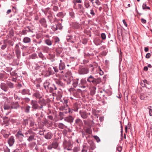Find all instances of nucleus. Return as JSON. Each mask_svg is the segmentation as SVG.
I'll return each mask as SVG.
<instances>
[{"mask_svg":"<svg viewBox=\"0 0 152 152\" xmlns=\"http://www.w3.org/2000/svg\"><path fill=\"white\" fill-rule=\"evenodd\" d=\"M87 80L90 83H92L94 85L96 86L97 84H99L101 82V80L100 78H96L92 75H90L87 77Z\"/></svg>","mask_w":152,"mask_h":152,"instance_id":"obj_1","label":"nucleus"},{"mask_svg":"<svg viewBox=\"0 0 152 152\" xmlns=\"http://www.w3.org/2000/svg\"><path fill=\"white\" fill-rule=\"evenodd\" d=\"M16 138L18 139L20 142L23 141V138L24 137L23 134L20 129H19L15 134Z\"/></svg>","mask_w":152,"mask_h":152,"instance_id":"obj_2","label":"nucleus"},{"mask_svg":"<svg viewBox=\"0 0 152 152\" xmlns=\"http://www.w3.org/2000/svg\"><path fill=\"white\" fill-rule=\"evenodd\" d=\"M20 43V42H19L18 44H16L15 48V53H16V55L17 57V58L19 59L20 56L21 54V52L20 50L19 44Z\"/></svg>","mask_w":152,"mask_h":152,"instance_id":"obj_3","label":"nucleus"},{"mask_svg":"<svg viewBox=\"0 0 152 152\" xmlns=\"http://www.w3.org/2000/svg\"><path fill=\"white\" fill-rule=\"evenodd\" d=\"M89 72L88 68L84 67H81L79 70V72L80 75H84L87 74Z\"/></svg>","mask_w":152,"mask_h":152,"instance_id":"obj_4","label":"nucleus"},{"mask_svg":"<svg viewBox=\"0 0 152 152\" xmlns=\"http://www.w3.org/2000/svg\"><path fill=\"white\" fill-rule=\"evenodd\" d=\"M79 114L81 117L83 119H87L88 117V114L85 110H80Z\"/></svg>","mask_w":152,"mask_h":152,"instance_id":"obj_5","label":"nucleus"},{"mask_svg":"<svg viewBox=\"0 0 152 152\" xmlns=\"http://www.w3.org/2000/svg\"><path fill=\"white\" fill-rule=\"evenodd\" d=\"M11 108L17 109L20 106L18 101L12 102L10 104Z\"/></svg>","mask_w":152,"mask_h":152,"instance_id":"obj_6","label":"nucleus"},{"mask_svg":"<svg viewBox=\"0 0 152 152\" xmlns=\"http://www.w3.org/2000/svg\"><path fill=\"white\" fill-rule=\"evenodd\" d=\"M30 104L32 108L35 110L38 109V104L36 101L34 100H31Z\"/></svg>","mask_w":152,"mask_h":152,"instance_id":"obj_7","label":"nucleus"},{"mask_svg":"<svg viewBox=\"0 0 152 152\" xmlns=\"http://www.w3.org/2000/svg\"><path fill=\"white\" fill-rule=\"evenodd\" d=\"M15 142V138L13 136H11L8 139L7 142L9 146H12Z\"/></svg>","mask_w":152,"mask_h":152,"instance_id":"obj_8","label":"nucleus"},{"mask_svg":"<svg viewBox=\"0 0 152 152\" xmlns=\"http://www.w3.org/2000/svg\"><path fill=\"white\" fill-rule=\"evenodd\" d=\"M64 121L69 123H72L73 122L74 118L71 115L66 117L64 118Z\"/></svg>","mask_w":152,"mask_h":152,"instance_id":"obj_9","label":"nucleus"},{"mask_svg":"<svg viewBox=\"0 0 152 152\" xmlns=\"http://www.w3.org/2000/svg\"><path fill=\"white\" fill-rule=\"evenodd\" d=\"M42 95L40 94L39 91H36L33 95V96L39 99H42Z\"/></svg>","mask_w":152,"mask_h":152,"instance_id":"obj_10","label":"nucleus"},{"mask_svg":"<svg viewBox=\"0 0 152 152\" xmlns=\"http://www.w3.org/2000/svg\"><path fill=\"white\" fill-rule=\"evenodd\" d=\"M75 124L80 127H81L83 125L82 121L79 118H77L75 120Z\"/></svg>","mask_w":152,"mask_h":152,"instance_id":"obj_11","label":"nucleus"},{"mask_svg":"<svg viewBox=\"0 0 152 152\" xmlns=\"http://www.w3.org/2000/svg\"><path fill=\"white\" fill-rule=\"evenodd\" d=\"M0 88L5 92H7L8 89L7 84L4 83H1L0 85Z\"/></svg>","mask_w":152,"mask_h":152,"instance_id":"obj_12","label":"nucleus"},{"mask_svg":"<svg viewBox=\"0 0 152 152\" xmlns=\"http://www.w3.org/2000/svg\"><path fill=\"white\" fill-rule=\"evenodd\" d=\"M21 94L23 95L27 94L29 95H31V93L30 92V90L28 89H23L21 90Z\"/></svg>","mask_w":152,"mask_h":152,"instance_id":"obj_13","label":"nucleus"},{"mask_svg":"<svg viewBox=\"0 0 152 152\" xmlns=\"http://www.w3.org/2000/svg\"><path fill=\"white\" fill-rule=\"evenodd\" d=\"M53 136L52 133L48 132L45 134L44 137L47 140H50L52 138Z\"/></svg>","mask_w":152,"mask_h":152,"instance_id":"obj_14","label":"nucleus"},{"mask_svg":"<svg viewBox=\"0 0 152 152\" xmlns=\"http://www.w3.org/2000/svg\"><path fill=\"white\" fill-rule=\"evenodd\" d=\"M44 86L45 89L48 91L49 89L50 86V83L48 81L46 80L44 83Z\"/></svg>","mask_w":152,"mask_h":152,"instance_id":"obj_15","label":"nucleus"},{"mask_svg":"<svg viewBox=\"0 0 152 152\" xmlns=\"http://www.w3.org/2000/svg\"><path fill=\"white\" fill-rule=\"evenodd\" d=\"M63 145L66 148L67 147H70L71 145L70 143L67 141L66 140H64L63 142Z\"/></svg>","mask_w":152,"mask_h":152,"instance_id":"obj_16","label":"nucleus"},{"mask_svg":"<svg viewBox=\"0 0 152 152\" xmlns=\"http://www.w3.org/2000/svg\"><path fill=\"white\" fill-rule=\"evenodd\" d=\"M88 143L90 145V150L91 149L92 150H94L96 148L95 145L93 142L92 141H90L88 142Z\"/></svg>","mask_w":152,"mask_h":152,"instance_id":"obj_17","label":"nucleus"},{"mask_svg":"<svg viewBox=\"0 0 152 152\" xmlns=\"http://www.w3.org/2000/svg\"><path fill=\"white\" fill-rule=\"evenodd\" d=\"M50 8L49 7H47L45 9H42V11L44 13L45 15H47L48 13V12H50Z\"/></svg>","mask_w":152,"mask_h":152,"instance_id":"obj_18","label":"nucleus"},{"mask_svg":"<svg viewBox=\"0 0 152 152\" xmlns=\"http://www.w3.org/2000/svg\"><path fill=\"white\" fill-rule=\"evenodd\" d=\"M23 41L25 43H28L31 42V39L28 37H26L23 38Z\"/></svg>","mask_w":152,"mask_h":152,"instance_id":"obj_19","label":"nucleus"},{"mask_svg":"<svg viewBox=\"0 0 152 152\" xmlns=\"http://www.w3.org/2000/svg\"><path fill=\"white\" fill-rule=\"evenodd\" d=\"M38 102L40 104L43 105H46V101L44 99H39L38 101Z\"/></svg>","mask_w":152,"mask_h":152,"instance_id":"obj_20","label":"nucleus"},{"mask_svg":"<svg viewBox=\"0 0 152 152\" xmlns=\"http://www.w3.org/2000/svg\"><path fill=\"white\" fill-rule=\"evenodd\" d=\"M65 68L64 63H60L59 65V69L60 70H64Z\"/></svg>","mask_w":152,"mask_h":152,"instance_id":"obj_21","label":"nucleus"},{"mask_svg":"<svg viewBox=\"0 0 152 152\" xmlns=\"http://www.w3.org/2000/svg\"><path fill=\"white\" fill-rule=\"evenodd\" d=\"M83 148L81 152H87L88 149V146L86 144H84L82 146Z\"/></svg>","mask_w":152,"mask_h":152,"instance_id":"obj_22","label":"nucleus"},{"mask_svg":"<svg viewBox=\"0 0 152 152\" xmlns=\"http://www.w3.org/2000/svg\"><path fill=\"white\" fill-rule=\"evenodd\" d=\"M7 42L5 40H4L3 45L1 47V49L2 50H4L7 47Z\"/></svg>","mask_w":152,"mask_h":152,"instance_id":"obj_23","label":"nucleus"},{"mask_svg":"<svg viewBox=\"0 0 152 152\" xmlns=\"http://www.w3.org/2000/svg\"><path fill=\"white\" fill-rule=\"evenodd\" d=\"M79 107V104L75 103L73 105V109L74 111H77L78 110Z\"/></svg>","mask_w":152,"mask_h":152,"instance_id":"obj_24","label":"nucleus"},{"mask_svg":"<svg viewBox=\"0 0 152 152\" xmlns=\"http://www.w3.org/2000/svg\"><path fill=\"white\" fill-rule=\"evenodd\" d=\"M147 96V94L144 93H141L140 94V98L141 100L144 99Z\"/></svg>","mask_w":152,"mask_h":152,"instance_id":"obj_25","label":"nucleus"},{"mask_svg":"<svg viewBox=\"0 0 152 152\" xmlns=\"http://www.w3.org/2000/svg\"><path fill=\"white\" fill-rule=\"evenodd\" d=\"M44 42L45 44L48 46H51L52 44V42L49 39H47L45 40Z\"/></svg>","mask_w":152,"mask_h":152,"instance_id":"obj_26","label":"nucleus"},{"mask_svg":"<svg viewBox=\"0 0 152 152\" xmlns=\"http://www.w3.org/2000/svg\"><path fill=\"white\" fill-rule=\"evenodd\" d=\"M96 89V88L95 86L92 87L90 92V94L91 95L93 96L95 94Z\"/></svg>","mask_w":152,"mask_h":152,"instance_id":"obj_27","label":"nucleus"},{"mask_svg":"<svg viewBox=\"0 0 152 152\" xmlns=\"http://www.w3.org/2000/svg\"><path fill=\"white\" fill-rule=\"evenodd\" d=\"M43 113L42 112H41V115H40V116L39 117H38L37 118V121L38 123H40L42 121V118L43 117Z\"/></svg>","mask_w":152,"mask_h":152,"instance_id":"obj_28","label":"nucleus"},{"mask_svg":"<svg viewBox=\"0 0 152 152\" xmlns=\"http://www.w3.org/2000/svg\"><path fill=\"white\" fill-rule=\"evenodd\" d=\"M7 86L11 88H13L14 87V84L10 82H8L7 83Z\"/></svg>","mask_w":152,"mask_h":152,"instance_id":"obj_29","label":"nucleus"},{"mask_svg":"<svg viewBox=\"0 0 152 152\" xmlns=\"http://www.w3.org/2000/svg\"><path fill=\"white\" fill-rule=\"evenodd\" d=\"M53 147V148L57 149L58 146V143L56 142H54L52 143Z\"/></svg>","mask_w":152,"mask_h":152,"instance_id":"obj_30","label":"nucleus"},{"mask_svg":"<svg viewBox=\"0 0 152 152\" xmlns=\"http://www.w3.org/2000/svg\"><path fill=\"white\" fill-rule=\"evenodd\" d=\"M56 83L59 86H64V84L60 80H57L56 81Z\"/></svg>","mask_w":152,"mask_h":152,"instance_id":"obj_31","label":"nucleus"},{"mask_svg":"<svg viewBox=\"0 0 152 152\" xmlns=\"http://www.w3.org/2000/svg\"><path fill=\"white\" fill-rule=\"evenodd\" d=\"M58 127L60 129H64L65 127L66 126L65 125L62 123H59L58 124Z\"/></svg>","mask_w":152,"mask_h":152,"instance_id":"obj_32","label":"nucleus"},{"mask_svg":"<svg viewBox=\"0 0 152 152\" xmlns=\"http://www.w3.org/2000/svg\"><path fill=\"white\" fill-rule=\"evenodd\" d=\"M42 50L45 52L48 53L50 50V48L48 47L44 46Z\"/></svg>","mask_w":152,"mask_h":152,"instance_id":"obj_33","label":"nucleus"},{"mask_svg":"<svg viewBox=\"0 0 152 152\" xmlns=\"http://www.w3.org/2000/svg\"><path fill=\"white\" fill-rule=\"evenodd\" d=\"M11 108V106H10L8 104H4V110H9Z\"/></svg>","mask_w":152,"mask_h":152,"instance_id":"obj_34","label":"nucleus"},{"mask_svg":"<svg viewBox=\"0 0 152 152\" xmlns=\"http://www.w3.org/2000/svg\"><path fill=\"white\" fill-rule=\"evenodd\" d=\"M30 107L28 105H27L25 108V111L27 113H28L30 112Z\"/></svg>","mask_w":152,"mask_h":152,"instance_id":"obj_35","label":"nucleus"},{"mask_svg":"<svg viewBox=\"0 0 152 152\" xmlns=\"http://www.w3.org/2000/svg\"><path fill=\"white\" fill-rule=\"evenodd\" d=\"M34 135H31L28 138L27 140L29 142L35 140L34 139Z\"/></svg>","mask_w":152,"mask_h":152,"instance_id":"obj_36","label":"nucleus"},{"mask_svg":"<svg viewBox=\"0 0 152 152\" xmlns=\"http://www.w3.org/2000/svg\"><path fill=\"white\" fill-rule=\"evenodd\" d=\"M64 113L62 112H60L59 113V119L61 120H62L64 118Z\"/></svg>","mask_w":152,"mask_h":152,"instance_id":"obj_37","label":"nucleus"},{"mask_svg":"<svg viewBox=\"0 0 152 152\" xmlns=\"http://www.w3.org/2000/svg\"><path fill=\"white\" fill-rule=\"evenodd\" d=\"M13 57V55L11 54L10 53L7 55L6 57V58L8 60H10Z\"/></svg>","mask_w":152,"mask_h":152,"instance_id":"obj_38","label":"nucleus"},{"mask_svg":"<svg viewBox=\"0 0 152 152\" xmlns=\"http://www.w3.org/2000/svg\"><path fill=\"white\" fill-rule=\"evenodd\" d=\"M142 9L143 10H146L147 9L150 10V7L147 6L145 3H143L142 5Z\"/></svg>","mask_w":152,"mask_h":152,"instance_id":"obj_39","label":"nucleus"},{"mask_svg":"<svg viewBox=\"0 0 152 152\" xmlns=\"http://www.w3.org/2000/svg\"><path fill=\"white\" fill-rule=\"evenodd\" d=\"M40 23L43 25H45L46 23V20L44 18H42L40 20Z\"/></svg>","mask_w":152,"mask_h":152,"instance_id":"obj_40","label":"nucleus"},{"mask_svg":"<svg viewBox=\"0 0 152 152\" xmlns=\"http://www.w3.org/2000/svg\"><path fill=\"white\" fill-rule=\"evenodd\" d=\"M56 51L57 54H60L62 51V50L61 48H58L56 49Z\"/></svg>","mask_w":152,"mask_h":152,"instance_id":"obj_41","label":"nucleus"},{"mask_svg":"<svg viewBox=\"0 0 152 152\" xmlns=\"http://www.w3.org/2000/svg\"><path fill=\"white\" fill-rule=\"evenodd\" d=\"M64 14L63 13L61 12L58 13L56 15L57 16L61 18H63L64 16Z\"/></svg>","mask_w":152,"mask_h":152,"instance_id":"obj_42","label":"nucleus"},{"mask_svg":"<svg viewBox=\"0 0 152 152\" xmlns=\"http://www.w3.org/2000/svg\"><path fill=\"white\" fill-rule=\"evenodd\" d=\"M54 31H56L57 30V27L56 24H55L52 26L51 28Z\"/></svg>","mask_w":152,"mask_h":152,"instance_id":"obj_43","label":"nucleus"},{"mask_svg":"<svg viewBox=\"0 0 152 152\" xmlns=\"http://www.w3.org/2000/svg\"><path fill=\"white\" fill-rule=\"evenodd\" d=\"M28 119L27 118L24 119L23 121V125L26 126L28 124Z\"/></svg>","mask_w":152,"mask_h":152,"instance_id":"obj_44","label":"nucleus"},{"mask_svg":"<svg viewBox=\"0 0 152 152\" xmlns=\"http://www.w3.org/2000/svg\"><path fill=\"white\" fill-rule=\"evenodd\" d=\"M38 56L40 58H41L42 60L45 59V58L41 52H39L38 53Z\"/></svg>","mask_w":152,"mask_h":152,"instance_id":"obj_45","label":"nucleus"},{"mask_svg":"<svg viewBox=\"0 0 152 152\" xmlns=\"http://www.w3.org/2000/svg\"><path fill=\"white\" fill-rule=\"evenodd\" d=\"M12 152H22V150L20 149L16 148ZM24 152H29V151H25Z\"/></svg>","mask_w":152,"mask_h":152,"instance_id":"obj_46","label":"nucleus"},{"mask_svg":"<svg viewBox=\"0 0 152 152\" xmlns=\"http://www.w3.org/2000/svg\"><path fill=\"white\" fill-rule=\"evenodd\" d=\"M3 149L4 152H10V149L7 146L4 147Z\"/></svg>","mask_w":152,"mask_h":152,"instance_id":"obj_47","label":"nucleus"},{"mask_svg":"<svg viewBox=\"0 0 152 152\" xmlns=\"http://www.w3.org/2000/svg\"><path fill=\"white\" fill-rule=\"evenodd\" d=\"M21 99H22V100H24V101L26 103H28L30 100V99L29 98H28V97L22 98Z\"/></svg>","mask_w":152,"mask_h":152,"instance_id":"obj_48","label":"nucleus"},{"mask_svg":"<svg viewBox=\"0 0 152 152\" xmlns=\"http://www.w3.org/2000/svg\"><path fill=\"white\" fill-rule=\"evenodd\" d=\"M53 74V72L51 71L50 70H48V71H47L46 74V76H49L50 75H52Z\"/></svg>","mask_w":152,"mask_h":152,"instance_id":"obj_49","label":"nucleus"},{"mask_svg":"<svg viewBox=\"0 0 152 152\" xmlns=\"http://www.w3.org/2000/svg\"><path fill=\"white\" fill-rule=\"evenodd\" d=\"M72 38V37L70 36H68L67 37V41L68 42H70L72 43L74 42L73 41H72L71 40V39Z\"/></svg>","mask_w":152,"mask_h":152,"instance_id":"obj_50","label":"nucleus"},{"mask_svg":"<svg viewBox=\"0 0 152 152\" xmlns=\"http://www.w3.org/2000/svg\"><path fill=\"white\" fill-rule=\"evenodd\" d=\"M69 14L72 18H74L75 17V13L72 10L69 12Z\"/></svg>","mask_w":152,"mask_h":152,"instance_id":"obj_51","label":"nucleus"},{"mask_svg":"<svg viewBox=\"0 0 152 152\" xmlns=\"http://www.w3.org/2000/svg\"><path fill=\"white\" fill-rule=\"evenodd\" d=\"M78 85V83L77 81L75 80L73 82V87L75 88Z\"/></svg>","mask_w":152,"mask_h":152,"instance_id":"obj_52","label":"nucleus"},{"mask_svg":"<svg viewBox=\"0 0 152 152\" xmlns=\"http://www.w3.org/2000/svg\"><path fill=\"white\" fill-rule=\"evenodd\" d=\"M56 25L57 27V29H58L60 30H61L62 28V26H61V23H58L57 24H56Z\"/></svg>","mask_w":152,"mask_h":152,"instance_id":"obj_53","label":"nucleus"},{"mask_svg":"<svg viewBox=\"0 0 152 152\" xmlns=\"http://www.w3.org/2000/svg\"><path fill=\"white\" fill-rule=\"evenodd\" d=\"M14 99L16 100H20V98L17 95L14 94Z\"/></svg>","mask_w":152,"mask_h":152,"instance_id":"obj_54","label":"nucleus"},{"mask_svg":"<svg viewBox=\"0 0 152 152\" xmlns=\"http://www.w3.org/2000/svg\"><path fill=\"white\" fill-rule=\"evenodd\" d=\"M94 137L96 141V142H99L100 141V140L98 136H95Z\"/></svg>","mask_w":152,"mask_h":152,"instance_id":"obj_55","label":"nucleus"},{"mask_svg":"<svg viewBox=\"0 0 152 152\" xmlns=\"http://www.w3.org/2000/svg\"><path fill=\"white\" fill-rule=\"evenodd\" d=\"M84 5L86 8H88L90 6V4L88 2L86 1L84 3Z\"/></svg>","mask_w":152,"mask_h":152,"instance_id":"obj_56","label":"nucleus"},{"mask_svg":"<svg viewBox=\"0 0 152 152\" xmlns=\"http://www.w3.org/2000/svg\"><path fill=\"white\" fill-rule=\"evenodd\" d=\"M10 74L11 76H13L15 77H16L17 76V73H16L15 71L10 72Z\"/></svg>","mask_w":152,"mask_h":152,"instance_id":"obj_57","label":"nucleus"},{"mask_svg":"<svg viewBox=\"0 0 152 152\" xmlns=\"http://www.w3.org/2000/svg\"><path fill=\"white\" fill-rule=\"evenodd\" d=\"M101 37L102 39H105L106 38V36L105 34L104 33H102L101 34Z\"/></svg>","mask_w":152,"mask_h":152,"instance_id":"obj_58","label":"nucleus"},{"mask_svg":"<svg viewBox=\"0 0 152 152\" xmlns=\"http://www.w3.org/2000/svg\"><path fill=\"white\" fill-rule=\"evenodd\" d=\"M42 37V35L41 34H37L36 35V37L37 39H39Z\"/></svg>","mask_w":152,"mask_h":152,"instance_id":"obj_59","label":"nucleus"},{"mask_svg":"<svg viewBox=\"0 0 152 152\" xmlns=\"http://www.w3.org/2000/svg\"><path fill=\"white\" fill-rule=\"evenodd\" d=\"M37 55L36 54L34 53L31 56V58L32 59H35L37 58Z\"/></svg>","mask_w":152,"mask_h":152,"instance_id":"obj_60","label":"nucleus"},{"mask_svg":"<svg viewBox=\"0 0 152 152\" xmlns=\"http://www.w3.org/2000/svg\"><path fill=\"white\" fill-rule=\"evenodd\" d=\"M36 145V143L35 142H33L29 144L30 147H32Z\"/></svg>","mask_w":152,"mask_h":152,"instance_id":"obj_61","label":"nucleus"},{"mask_svg":"<svg viewBox=\"0 0 152 152\" xmlns=\"http://www.w3.org/2000/svg\"><path fill=\"white\" fill-rule=\"evenodd\" d=\"M151 106H149L148 107V108L149 109V115L151 116H152V110L150 109L151 108Z\"/></svg>","mask_w":152,"mask_h":152,"instance_id":"obj_62","label":"nucleus"},{"mask_svg":"<svg viewBox=\"0 0 152 152\" xmlns=\"http://www.w3.org/2000/svg\"><path fill=\"white\" fill-rule=\"evenodd\" d=\"M58 9V7L57 6H54L53 8V10L55 12H57Z\"/></svg>","mask_w":152,"mask_h":152,"instance_id":"obj_63","label":"nucleus"},{"mask_svg":"<svg viewBox=\"0 0 152 152\" xmlns=\"http://www.w3.org/2000/svg\"><path fill=\"white\" fill-rule=\"evenodd\" d=\"M80 83L82 85H84L86 83V81L83 79H82L80 80Z\"/></svg>","mask_w":152,"mask_h":152,"instance_id":"obj_64","label":"nucleus"}]
</instances>
